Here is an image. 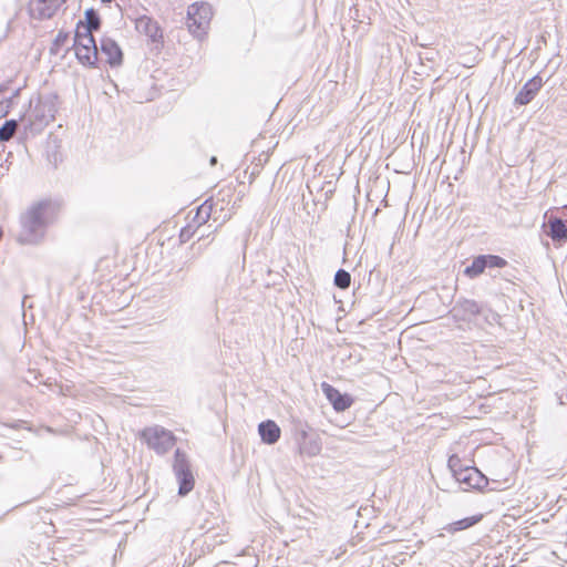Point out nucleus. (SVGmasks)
<instances>
[{
	"label": "nucleus",
	"mask_w": 567,
	"mask_h": 567,
	"mask_svg": "<svg viewBox=\"0 0 567 567\" xmlns=\"http://www.w3.org/2000/svg\"><path fill=\"white\" fill-rule=\"evenodd\" d=\"M59 205L52 199L33 203L20 217L17 240L22 245H37L45 237L48 227L55 220Z\"/></svg>",
	"instance_id": "nucleus-1"
},
{
	"label": "nucleus",
	"mask_w": 567,
	"mask_h": 567,
	"mask_svg": "<svg viewBox=\"0 0 567 567\" xmlns=\"http://www.w3.org/2000/svg\"><path fill=\"white\" fill-rule=\"evenodd\" d=\"M59 96L56 93H47L38 96L34 106L22 120L24 122V132L28 134H39L47 127L58 113Z\"/></svg>",
	"instance_id": "nucleus-2"
},
{
	"label": "nucleus",
	"mask_w": 567,
	"mask_h": 567,
	"mask_svg": "<svg viewBox=\"0 0 567 567\" xmlns=\"http://www.w3.org/2000/svg\"><path fill=\"white\" fill-rule=\"evenodd\" d=\"M140 437L157 454L167 453L176 442V437L169 430L161 426H147L140 432Z\"/></svg>",
	"instance_id": "nucleus-3"
},
{
	"label": "nucleus",
	"mask_w": 567,
	"mask_h": 567,
	"mask_svg": "<svg viewBox=\"0 0 567 567\" xmlns=\"http://www.w3.org/2000/svg\"><path fill=\"white\" fill-rule=\"evenodd\" d=\"M173 471L178 482V495L186 496L195 485V478L185 452L176 449L174 453Z\"/></svg>",
	"instance_id": "nucleus-4"
},
{
	"label": "nucleus",
	"mask_w": 567,
	"mask_h": 567,
	"mask_svg": "<svg viewBox=\"0 0 567 567\" xmlns=\"http://www.w3.org/2000/svg\"><path fill=\"white\" fill-rule=\"evenodd\" d=\"M212 7L206 3H193L187 9V27L196 38H202L212 19Z\"/></svg>",
	"instance_id": "nucleus-5"
},
{
	"label": "nucleus",
	"mask_w": 567,
	"mask_h": 567,
	"mask_svg": "<svg viewBox=\"0 0 567 567\" xmlns=\"http://www.w3.org/2000/svg\"><path fill=\"white\" fill-rule=\"evenodd\" d=\"M78 61L89 68H96L99 51L93 35H84L76 44H73Z\"/></svg>",
	"instance_id": "nucleus-6"
},
{
	"label": "nucleus",
	"mask_w": 567,
	"mask_h": 567,
	"mask_svg": "<svg viewBox=\"0 0 567 567\" xmlns=\"http://www.w3.org/2000/svg\"><path fill=\"white\" fill-rule=\"evenodd\" d=\"M66 0H30L28 11L32 19L43 21L53 18Z\"/></svg>",
	"instance_id": "nucleus-7"
},
{
	"label": "nucleus",
	"mask_w": 567,
	"mask_h": 567,
	"mask_svg": "<svg viewBox=\"0 0 567 567\" xmlns=\"http://www.w3.org/2000/svg\"><path fill=\"white\" fill-rule=\"evenodd\" d=\"M137 32L146 35L155 47L162 48L164 43L163 31L157 21L148 16H141L135 19Z\"/></svg>",
	"instance_id": "nucleus-8"
},
{
	"label": "nucleus",
	"mask_w": 567,
	"mask_h": 567,
	"mask_svg": "<svg viewBox=\"0 0 567 567\" xmlns=\"http://www.w3.org/2000/svg\"><path fill=\"white\" fill-rule=\"evenodd\" d=\"M456 482L465 486V489L484 491L488 486V478L476 467L465 466L456 474Z\"/></svg>",
	"instance_id": "nucleus-9"
},
{
	"label": "nucleus",
	"mask_w": 567,
	"mask_h": 567,
	"mask_svg": "<svg viewBox=\"0 0 567 567\" xmlns=\"http://www.w3.org/2000/svg\"><path fill=\"white\" fill-rule=\"evenodd\" d=\"M321 389L327 400L331 403L332 408L337 412H343L348 410L354 402L350 394L341 393L338 389L327 382H322Z\"/></svg>",
	"instance_id": "nucleus-10"
},
{
	"label": "nucleus",
	"mask_w": 567,
	"mask_h": 567,
	"mask_svg": "<svg viewBox=\"0 0 567 567\" xmlns=\"http://www.w3.org/2000/svg\"><path fill=\"white\" fill-rule=\"evenodd\" d=\"M543 84L544 81L542 76L538 74L534 75L518 91L514 99V104L517 106L529 104L540 91Z\"/></svg>",
	"instance_id": "nucleus-11"
},
{
	"label": "nucleus",
	"mask_w": 567,
	"mask_h": 567,
	"mask_svg": "<svg viewBox=\"0 0 567 567\" xmlns=\"http://www.w3.org/2000/svg\"><path fill=\"white\" fill-rule=\"evenodd\" d=\"M481 306L471 299L461 298L452 308L451 313L456 321H471L475 316L480 315Z\"/></svg>",
	"instance_id": "nucleus-12"
},
{
	"label": "nucleus",
	"mask_w": 567,
	"mask_h": 567,
	"mask_svg": "<svg viewBox=\"0 0 567 567\" xmlns=\"http://www.w3.org/2000/svg\"><path fill=\"white\" fill-rule=\"evenodd\" d=\"M543 227L554 243L565 244L567 241V225L563 218L554 215L547 216Z\"/></svg>",
	"instance_id": "nucleus-13"
},
{
	"label": "nucleus",
	"mask_w": 567,
	"mask_h": 567,
	"mask_svg": "<svg viewBox=\"0 0 567 567\" xmlns=\"http://www.w3.org/2000/svg\"><path fill=\"white\" fill-rule=\"evenodd\" d=\"M100 50L106 55L107 63L114 68L118 66L123 62V52L120 45L111 38H102L100 43Z\"/></svg>",
	"instance_id": "nucleus-14"
},
{
	"label": "nucleus",
	"mask_w": 567,
	"mask_h": 567,
	"mask_svg": "<svg viewBox=\"0 0 567 567\" xmlns=\"http://www.w3.org/2000/svg\"><path fill=\"white\" fill-rule=\"evenodd\" d=\"M258 433L262 443L272 445L280 439L281 430L275 421L266 420L259 423Z\"/></svg>",
	"instance_id": "nucleus-15"
},
{
	"label": "nucleus",
	"mask_w": 567,
	"mask_h": 567,
	"mask_svg": "<svg viewBox=\"0 0 567 567\" xmlns=\"http://www.w3.org/2000/svg\"><path fill=\"white\" fill-rule=\"evenodd\" d=\"M483 514H476L468 517L461 518L458 520L452 522L443 527V530L455 534L461 530L468 529L476 524H478L483 519Z\"/></svg>",
	"instance_id": "nucleus-16"
},
{
	"label": "nucleus",
	"mask_w": 567,
	"mask_h": 567,
	"mask_svg": "<svg viewBox=\"0 0 567 567\" xmlns=\"http://www.w3.org/2000/svg\"><path fill=\"white\" fill-rule=\"evenodd\" d=\"M218 202L219 199H217V202H214V198L210 197L206 199L199 207H197L194 217V223H196L198 227L205 224L210 218L214 208L218 206Z\"/></svg>",
	"instance_id": "nucleus-17"
},
{
	"label": "nucleus",
	"mask_w": 567,
	"mask_h": 567,
	"mask_svg": "<svg viewBox=\"0 0 567 567\" xmlns=\"http://www.w3.org/2000/svg\"><path fill=\"white\" fill-rule=\"evenodd\" d=\"M84 35H92L93 31H96L101 27V18L96 10L89 8L84 12Z\"/></svg>",
	"instance_id": "nucleus-18"
},
{
	"label": "nucleus",
	"mask_w": 567,
	"mask_h": 567,
	"mask_svg": "<svg viewBox=\"0 0 567 567\" xmlns=\"http://www.w3.org/2000/svg\"><path fill=\"white\" fill-rule=\"evenodd\" d=\"M486 269L484 255L476 256L472 264L464 269V275L468 278H476Z\"/></svg>",
	"instance_id": "nucleus-19"
},
{
	"label": "nucleus",
	"mask_w": 567,
	"mask_h": 567,
	"mask_svg": "<svg viewBox=\"0 0 567 567\" xmlns=\"http://www.w3.org/2000/svg\"><path fill=\"white\" fill-rule=\"evenodd\" d=\"M308 429V425L301 422H298L295 426V441L299 450H306V443L309 439Z\"/></svg>",
	"instance_id": "nucleus-20"
},
{
	"label": "nucleus",
	"mask_w": 567,
	"mask_h": 567,
	"mask_svg": "<svg viewBox=\"0 0 567 567\" xmlns=\"http://www.w3.org/2000/svg\"><path fill=\"white\" fill-rule=\"evenodd\" d=\"M18 121L17 120H7L0 126V142H8L12 136L17 128Z\"/></svg>",
	"instance_id": "nucleus-21"
},
{
	"label": "nucleus",
	"mask_w": 567,
	"mask_h": 567,
	"mask_svg": "<svg viewBox=\"0 0 567 567\" xmlns=\"http://www.w3.org/2000/svg\"><path fill=\"white\" fill-rule=\"evenodd\" d=\"M333 284L339 289H347L351 284V275L349 271L340 268L334 274Z\"/></svg>",
	"instance_id": "nucleus-22"
},
{
	"label": "nucleus",
	"mask_w": 567,
	"mask_h": 567,
	"mask_svg": "<svg viewBox=\"0 0 567 567\" xmlns=\"http://www.w3.org/2000/svg\"><path fill=\"white\" fill-rule=\"evenodd\" d=\"M486 269L503 268L507 265V261L497 255H484Z\"/></svg>",
	"instance_id": "nucleus-23"
},
{
	"label": "nucleus",
	"mask_w": 567,
	"mask_h": 567,
	"mask_svg": "<svg viewBox=\"0 0 567 567\" xmlns=\"http://www.w3.org/2000/svg\"><path fill=\"white\" fill-rule=\"evenodd\" d=\"M447 467L452 472L453 477L456 480V474H458L460 471H463L461 458L453 454L447 460Z\"/></svg>",
	"instance_id": "nucleus-24"
},
{
	"label": "nucleus",
	"mask_w": 567,
	"mask_h": 567,
	"mask_svg": "<svg viewBox=\"0 0 567 567\" xmlns=\"http://www.w3.org/2000/svg\"><path fill=\"white\" fill-rule=\"evenodd\" d=\"M8 89H9V83L0 84V103H1L2 101H7L8 103H11V102H12V100H13L14 97H17V96L19 95V93H20V89H16V90L12 92L11 96H9V97L2 96V94H3Z\"/></svg>",
	"instance_id": "nucleus-25"
},
{
	"label": "nucleus",
	"mask_w": 567,
	"mask_h": 567,
	"mask_svg": "<svg viewBox=\"0 0 567 567\" xmlns=\"http://www.w3.org/2000/svg\"><path fill=\"white\" fill-rule=\"evenodd\" d=\"M321 450V446L317 442L306 443V450H299L301 454L317 455Z\"/></svg>",
	"instance_id": "nucleus-26"
},
{
	"label": "nucleus",
	"mask_w": 567,
	"mask_h": 567,
	"mask_svg": "<svg viewBox=\"0 0 567 567\" xmlns=\"http://www.w3.org/2000/svg\"><path fill=\"white\" fill-rule=\"evenodd\" d=\"M82 37H84V24L83 21L80 20L76 24L73 44H76Z\"/></svg>",
	"instance_id": "nucleus-27"
},
{
	"label": "nucleus",
	"mask_w": 567,
	"mask_h": 567,
	"mask_svg": "<svg viewBox=\"0 0 567 567\" xmlns=\"http://www.w3.org/2000/svg\"><path fill=\"white\" fill-rule=\"evenodd\" d=\"M250 233H251V229L249 227H245V229L243 230L241 233V247H243V250H246L247 248V244H248V239H249V236H250Z\"/></svg>",
	"instance_id": "nucleus-28"
},
{
	"label": "nucleus",
	"mask_w": 567,
	"mask_h": 567,
	"mask_svg": "<svg viewBox=\"0 0 567 567\" xmlns=\"http://www.w3.org/2000/svg\"><path fill=\"white\" fill-rule=\"evenodd\" d=\"M66 39H68V34L66 33L59 32L58 35L54 39V44L56 47L63 45L64 42L66 41Z\"/></svg>",
	"instance_id": "nucleus-29"
},
{
	"label": "nucleus",
	"mask_w": 567,
	"mask_h": 567,
	"mask_svg": "<svg viewBox=\"0 0 567 567\" xmlns=\"http://www.w3.org/2000/svg\"><path fill=\"white\" fill-rule=\"evenodd\" d=\"M186 237H188V231H187V229H183L182 233H181V238L183 240H185Z\"/></svg>",
	"instance_id": "nucleus-30"
},
{
	"label": "nucleus",
	"mask_w": 567,
	"mask_h": 567,
	"mask_svg": "<svg viewBox=\"0 0 567 567\" xmlns=\"http://www.w3.org/2000/svg\"><path fill=\"white\" fill-rule=\"evenodd\" d=\"M209 163H210V165H215L217 163V157L216 156H212L210 159H209Z\"/></svg>",
	"instance_id": "nucleus-31"
},
{
	"label": "nucleus",
	"mask_w": 567,
	"mask_h": 567,
	"mask_svg": "<svg viewBox=\"0 0 567 567\" xmlns=\"http://www.w3.org/2000/svg\"><path fill=\"white\" fill-rule=\"evenodd\" d=\"M7 112H8L7 110L6 111L0 110V117L4 116L7 114Z\"/></svg>",
	"instance_id": "nucleus-32"
},
{
	"label": "nucleus",
	"mask_w": 567,
	"mask_h": 567,
	"mask_svg": "<svg viewBox=\"0 0 567 567\" xmlns=\"http://www.w3.org/2000/svg\"><path fill=\"white\" fill-rule=\"evenodd\" d=\"M103 3H111L113 2L114 0H101Z\"/></svg>",
	"instance_id": "nucleus-33"
}]
</instances>
